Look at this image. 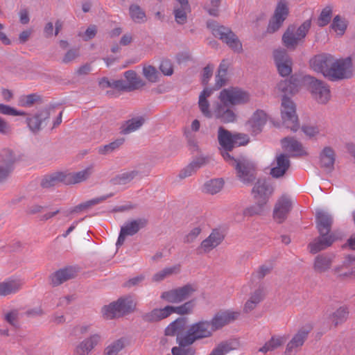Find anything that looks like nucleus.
Returning a JSON list of instances; mask_svg holds the SVG:
<instances>
[{"label":"nucleus","instance_id":"1a4fd4ad","mask_svg":"<svg viewBox=\"0 0 355 355\" xmlns=\"http://www.w3.org/2000/svg\"><path fill=\"white\" fill-rule=\"evenodd\" d=\"M218 140L220 146L221 155L223 153H228L235 147L243 146L248 143L249 138L245 134H232L223 127L218 130Z\"/></svg>","mask_w":355,"mask_h":355},{"label":"nucleus","instance_id":"5701e85b","mask_svg":"<svg viewBox=\"0 0 355 355\" xmlns=\"http://www.w3.org/2000/svg\"><path fill=\"white\" fill-rule=\"evenodd\" d=\"M240 315L239 311L233 310H221L217 312L209 320L214 331L236 320Z\"/></svg>","mask_w":355,"mask_h":355},{"label":"nucleus","instance_id":"39448f33","mask_svg":"<svg viewBox=\"0 0 355 355\" xmlns=\"http://www.w3.org/2000/svg\"><path fill=\"white\" fill-rule=\"evenodd\" d=\"M223 157L226 162L235 168L237 177L244 184H250L254 180V166L248 159L244 157L234 159L228 153H223Z\"/></svg>","mask_w":355,"mask_h":355},{"label":"nucleus","instance_id":"473e14b6","mask_svg":"<svg viewBox=\"0 0 355 355\" xmlns=\"http://www.w3.org/2000/svg\"><path fill=\"white\" fill-rule=\"evenodd\" d=\"M172 309L171 305H167L164 308L154 309L151 311L144 315L143 318L148 322H156L167 318L171 315Z\"/></svg>","mask_w":355,"mask_h":355},{"label":"nucleus","instance_id":"f704fd0d","mask_svg":"<svg viewBox=\"0 0 355 355\" xmlns=\"http://www.w3.org/2000/svg\"><path fill=\"white\" fill-rule=\"evenodd\" d=\"M94 172V166H89L80 171L75 173H66V184H78L83 182L92 175Z\"/></svg>","mask_w":355,"mask_h":355},{"label":"nucleus","instance_id":"6e6d98bb","mask_svg":"<svg viewBox=\"0 0 355 355\" xmlns=\"http://www.w3.org/2000/svg\"><path fill=\"white\" fill-rule=\"evenodd\" d=\"M195 306V303L193 300H190L186 302L180 306H171V309H172L171 312L173 313H177L179 315H186L189 314L192 312Z\"/></svg>","mask_w":355,"mask_h":355},{"label":"nucleus","instance_id":"c756f323","mask_svg":"<svg viewBox=\"0 0 355 355\" xmlns=\"http://www.w3.org/2000/svg\"><path fill=\"white\" fill-rule=\"evenodd\" d=\"M335 255L334 254H320L317 255L313 263V269L317 273H324L330 270Z\"/></svg>","mask_w":355,"mask_h":355},{"label":"nucleus","instance_id":"0e129e2a","mask_svg":"<svg viewBox=\"0 0 355 355\" xmlns=\"http://www.w3.org/2000/svg\"><path fill=\"white\" fill-rule=\"evenodd\" d=\"M4 320L10 325L17 327L19 326V313L17 310H12L4 315Z\"/></svg>","mask_w":355,"mask_h":355},{"label":"nucleus","instance_id":"58836bf2","mask_svg":"<svg viewBox=\"0 0 355 355\" xmlns=\"http://www.w3.org/2000/svg\"><path fill=\"white\" fill-rule=\"evenodd\" d=\"M268 120L266 113L261 110H257L248 121V123L252 128V131L258 132L261 131L263 126L266 124Z\"/></svg>","mask_w":355,"mask_h":355},{"label":"nucleus","instance_id":"7c9ffc66","mask_svg":"<svg viewBox=\"0 0 355 355\" xmlns=\"http://www.w3.org/2000/svg\"><path fill=\"white\" fill-rule=\"evenodd\" d=\"M49 117V111L48 110H43L35 115L28 117L26 119V122L31 131L36 133L42 129V126L46 125Z\"/></svg>","mask_w":355,"mask_h":355},{"label":"nucleus","instance_id":"f8f14e48","mask_svg":"<svg viewBox=\"0 0 355 355\" xmlns=\"http://www.w3.org/2000/svg\"><path fill=\"white\" fill-rule=\"evenodd\" d=\"M281 117L284 125L295 132L299 128L298 117L295 103L286 96H283L281 103Z\"/></svg>","mask_w":355,"mask_h":355},{"label":"nucleus","instance_id":"ddd939ff","mask_svg":"<svg viewBox=\"0 0 355 355\" xmlns=\"http://www.w3.org/2000/svg\"><path fill=\"white\" fill-rule=\"evenodd\" d=\"M196 291L195 286L187 284L162 292L160 298L168 303L179 304L191 297Z\"/></svg>","mask_w":355,"mask_h":355},{"label":"nucleus","instance_id":"49530a36","mask_svg":"<svg viewBox=\"0 0 355 355\" xmlns=\"http://www.w3.org/2000/svg\"><path fill=\"white\" fill-rule=\"evenodd\" d=\"M139 174V173L137 170L124 171L114 178L112 182L115 185H125L136 178Z\"/></svg>","mask_w":355,"mask_h":355},{"label":"nucleus","instance_id":"8fccbe9b","mask_svg":"<svg viewBox=\"0 0 355 355\" xmlns=\"http://www.w3.org/2000/svg\"><path fill=\"white\" fill-rule=\"evenodd\" d=\"M227 64L223 61L220 63L218 73L216 76V88L219 89L223 87L227 81Z\"/></svg>","mask_w":355,"mask_h":355},{"label":"nucleus","instance_id":"dca6fc26","mask_svg":"<svg viewBox=\"0 0 355 355\" xmlns=\"http://www.w3.org/2000/svg\"><path fill=\"white\" fill-rule=\"evenodd\" d=\"M352 76V62L350 58H334L328 79L332 81L350 78Z\"/></svg>","mask_w":355,"mask_h":355},{"label":"nucleus","instance_id":"5fc2aeb1","mask_svg":"<svg viewBox=\"0 0 355 355\" xmlns=\"http://www.w3.org/2000/svg\"><path fill=\"white\" fill-rule=\"evenodd\" d=\"M124 141L123 138L117 139L108 144L98 147V152L101 155L110 154L121 146Z\"/></svg>","mask_w":355,"mask_h":355},{"label":"nucleus","instance_id":"864d4df0","mask_svg":"<svg viewBox=\"0 0 355 355\" xmlns=\"http://www.w3.org/2000/svg\"><path fill=\"white\" fill-rule=\"evenodd\" d=\"M349 311L347 306L339 307L331 315V320L335 326L344 322L348 317Z\"/></svg>","mask_w":355,"mask_h":355},{"label":"nucleus","instance_id":"393cba45","mask_svg":"<svg viewBox=\"0 0 355 355\" xmlns=\"http://www.w3.org/2000/svg\"><path fill=\"white\" fill-rule=\"evenodd\" d=\"M15 155L10 149H4L0 153V182L5 180L13 169Z\"/></svg>","mask_w":355,"mask_h":355},{"label":"nucleus","instance_id":"a19ab883","mask_svg":"<svg viewBox=\"0 0 355 355\" xmlns=\"http://www.w3.org/2000/svg\"><path fill=\"white\" fill-rule=\"evenodd\" d=\"M184 336H178L176 338V342L178 346L174 347L171 349L173 355H194L196 354L195 348L191 347L192 344L184 343Z\"/></svg>","mask_w":355,"mask_h":355},{"label":"nucleus","instance_id":"6e6552de","mask_svg":"<svg viewBox=\"0 0 355 355\" xmlns=\"http://www.w3.org/2000/svg\"><path fill=\"white\" fill-rule=\"evenodd\" d=\"M207 27L215 37L221 40L234 52H242L243 46L241 41L229 28L220 26L213 20L207 22Z\"/></svg>","mask_w":355,"mask_h":355},{"label":"nucleus","instance_id":"052dcab7","mask_svg":"<svg viewBox=\"0 0 355 355\" xmlns=\"http://www.w3.org/2000/svg\"><path fill=\"white\" fill-rule=\"evenodd\" d=\"M233 349L234 347L230 343L222 342L214 347L209 355H225Z\"/></svg>","mask_w":355,"mask_h":355},{"label":"nucleus","instance_id":"4be33fe9","mask_svg":"<svg viewBox=\"0 0 355 355\" xmlns=\"http://www.w3.org/2000/svg\"><path fill=\"white\" fill-rule=\"evenodd\" d=\"M273 58L279 73L282 76H289L292 72V60L286 50L277 49L273 51Z\"/></svg>","mask_w":355,"mask_h":355},{"label":"nucleus","instance_id":"20e7f679","mask_svg":"<svg viewBox=\"0 0 355 355\" xmlns=\"http://www.w3.org/2000/svg\"><path fill=\"white\" fill-rule=\"evenodd\" d=\"M272 192V187L265 180H258L252 189V194L257 202L254 205L245 209L243 215L252 216L262 214Z\"/></svg>","mask_w":355,"mask_h":355},{"label":"nucleus","instance_id":"423d86ee","mask_svg":"<svg viewBox=\"0 0 355 355\" xmlns=\"http://www.w3.org/2000/svg\"><path fill=\"white\" fill-rule=\"evenodd\" d=\"M207 27L215 37L221 40L234 52H242L243 46L241 41L229 28L220 26L213 20L207 22Z\"/></svg>","mask_w":355,"mask_h":355},{"label":"nucleus","instance_id":"72a5a7b5","mask_svg":"<svg viewBox=\"0 0 355 355\" xmlns=\"http://www.w3.org/2000/svg\"><path fill=\"white\" fill-rule=\"evenodd\" d=\"M76 275V271L74 268L67 267L62 268L51 275V284L53 286H58L69 279L74 278Z\"/></svg>","mask_w":355,"mask_h":355},{"label":"nucleus","instance_id":"f3484780","mask_svg":"<svg viewBox=\"0 0 355 355\" xmlns=\"http://www.w3.org/2000/svg\"><path fill=\"white\" fill-rule=\"evenodd\" d=\"M147 225V220L139 218L126 221L121 227L120 233L116 243V247L122 245L127 236L136 234Z\"/></svg>","mask_w":355,"mask_h":355},{"label":"nucleus","instance_id":"0eeeda50","mask_svg":"<svg viewBox=\"0 0 355 355\" xmlns=\"http://www.w3.org/2000/svg\"><path fill=\"white\" fill-rule=\"evenodd\" d=\"M207 27L215 37L221 40L234 52H242L243 46L241 41L229 28L220 26L213 20L207 22Z\"/></svg>","mask_w":355,"mask_h":355},{"label":"nucleus","instance_id":"7ed1b4c3","mask_svg":"<svg viewBox=\"0 0 355 355\" xmlns=\"http://www.w3.org/2000/svg\"><path fill=\"white\" fill-rule=\"evenodd\" d=\"M71 334L76 338L89 334L76 345L73 355H89L103 342L102 334L94 331L93 325L91 324L83 323L75 326Z\"/></svg>","mask_w":355,"mask_h":355},{"label":"nucleus","instance_id":"e433bc0d","mask_svg":"<svg viewBox=\"0 0 355 355\" xmlns=\"http://www.w3.org/2000/svg\"><path fill=\"white\" fill-rule=\"evenodd\" d=\"M336 155L331 147H324L320 154V162L322 168L331 171L334 168Z\"/></svg>","mask_w":355,"mask_h":355},{"label":"nucleus","instance_id":"79ce46f5","mask_svg":"<svg viewBox=\"0 0 355 355\" xmlns=\"http://www.w3.org/2000/svg\"><path fill=\"white\" fill-rule=\"evenodd\" d=\"M282 148L288 152L293 153L295 155H306V153L302 144L293 138L286 137L282 140Z\"/></svg>","mask_w":355,"mask_h":355},{"label":"nucleus","instance_id":"bf43d9fd","mask_svg":"<svg viewBox=\"0 0 355 355\" xmlns=\"http://www.w3.org/2000/svg\"><path fill=\"white\" fill-rule=\"evenodd\" d=\"M190 10H187L185 8L175 6L174 7V16L175 21L179 24H184L187 20V13L190 12Z\"/></svg>","mask_w":355,"mask_h":355},{"label":"nucleus","instance_id":"b1692460","mask_svg":"<svg viewBox=\"0 0 355 355\" xmlns=\"http://www.w3.org/2000/svg\"><path fill=\"white\" fill-rule=\"evenodd\" d=\"M288 13L286 2L281 1L277 4L274 17L270 21L267 32L272 33L277 31L282 25Z\"/></svg>","mask_w":355,"mask_h":355},{"label":"nucleus","instance_id":"13d9d810","mask_svg":"<svg viewBox=\"0 0 355 355\" xmlns=\"http://www.w3.org/2000/svg\"><path fill=\"white\" fill-rule=\"evenodd\" d=\"M144 76L151 83H156L159 78V72L151 65H144L143 67Z\"/></svg>","mask_w":355,"mask_h":355},{"label":"nucleus","instance_id":"603ef678","mask_svg":"<svg viewBox=\"0 0 355 355\" xmlns=\"http://www.w3.org/2000/svg\"><path fill=\"white\" fill-rule=\"evenodd\" d=\"M129 12L132 19L136 23H143L146 21V14L137 5H131Z\"/></svg>","mask_w":355,"mask_h":355},{"label":"nucleus","instance_id":"4468645a","mask_svg":"<svg viewBox=\"0 0 355 355\" xmlns=\"http://www.w3.org/2000/svg\"><path fill=\"white\" fill-rule=\"evenodd\" d=\"M311 27V21H305L297 29L295 27H289L282 37L284 44L288 49H295L297 44L306 35Z\"/></svg>","mask_w":355,"mask_h":355},{"label":"nucleus","instance_id":"680f3d73","mask_svg":"<svg viewBox=\"0 0 355 355\" xmlns=\"http://www.w3.org/2000/svg\"><path fill=\"white\" fill-rule=\"evenodd\" d=\"M332 8L329 6L322 9L318 17V23L320 26H324L329 24L331 18Z\"/></svg>","mask_w":355,"mask_h":355},{"label":"nucleus","instance_id":"c03bdc74","mask_svg":"<svg viewBox=\"0 0 355 355\" xmlns=\"http://www.w3.org/2000/svg\"><path fill=\"white\" fill-rule=\"evenodd\" d=\"M286 341V336H273L268 340L263 347L259 349V352L267 353L272 352L283 345Z\"/></svg>","mask_w":355,"mask_h":355},{"label":"nucleus","instance_id":"a18cd8bd","mask_svg":"<svg viewBox=\"0 0 355 355\" xmlns=\"http://www.w3.org/2000/svg\"><path fill=\"white\" fill-rule=\"evenodd\" d=\"M186 326V320L184 318H178L170 323L165 329V335L166 336H182V332L184 330Z\"/></svg>","mask_w":355,"mask_h":355},{"label":"nucleus","instance_id":"412c9836","mask_svg":"<svg viewBox=\"0 0 355 355\" xmlns=\"http://www.w3.org/2000/svg\"><path fill=\"white\" fill-rule=\"evenodd\" d=\"M125 80H116L113 82L114 88L131 91L137 89L144 86V82L137 76L136 72L132 70L127 71L124 73Z\"/></svg>","mask_w":355,"mask_h":355},{"label":"nucleus","instance_id":"69168bd1","mask_svg":"<svg viewBox=\"0 0 355 355\" xmlns=\"http://www.w3.org/2000/svg\"><path fill=\"white\" fill-rule=\"evenodd\" d=\"M38 99V96L35 94L23 96L19 98V104L23 107L32 106Z\"/></svg>","mask_w":355,"mask_h":355},{"label":"nucleus","instance_id":"f03ea898","mask_svg":"<svg viewBox=\"0 0 355 355\" xmlns=\"http://www.w3.org/2000/svg\"><path fill=\"white\" fill-rule=\"evenodd\" d=\"M316 227L319 236L309 244V249L311 254H316L329 247L336 241L341 239L342 236L336 232L329 234L333 218L328 212L319 209L315 213Z\"/></svg>","mask_w":355,"mask_h":355},{"label":"nucleus","instance_id":"09e8293b","mask_svg":"<svg viewBox=\"0 0 355 355\" xmlns=\"http://www.w3.org/2000/svg\"><path fill=\"white\" fill-rule=\"evenodd\" d=\"M224 185L222 179H213L206 182L203 186V191L209 194H216L221 191Z\"/></svg>","mask_w":355,"mask_h":355},{"label":"nucleus","instance_id":"e2e57ef3","mask_svg":"<svg viewBox=\"0 0 355 355\" xmlns=\"http://www.w3.org/2000/svg\"><path fill=\"white\" fill-rule=\"evenodd\" d=\"M0 113L10 116H24L26 114L24 111L17 110L4 104H0Z\"/></svg>","mask_w":355,"mask_h":355},{"label":"nucleus","instance_id":"2f4dec72","mask_svg":"<svg viewBox=\"0 0 355 355\" xmlns=\"http://www.w3.org/2000/svg\"><path fill=\"white\" fill-rule=\"evenodd\" d=\"M265 293L263 287L259 286L250 292L247 301L243 306V312L250 313L253 311L258 304L263 300Z\"/></svg>","mask_w":355,"mask_h":355},{"label":"nucleus","instance_id":"f257e3e1","mask_svg":"<svg viewBox=\"0 0 355 355\" xmlns=\"http://www.w3.org/2000/svg\"><path fill=\"white\" fill-rule=\"evenodd\" d=\"M213 89L205 88L200 94L198 106L202 114L207 118H215L223 123H232L236 119V114L230 106L243 105L248 103L250 94L239 87H228L220 91L219 102H215L210 108L207 98L211 95Z\"/></svg>","mask_w":355,"mask_h":355},{"label":"nucleus","instance_id":"338daca9","mask_svg":"<svg viewBox=\"0 0 355 355\" xmlns=\"http://www.w3.org/2000/svg\"><path fill=\"white\" fill-rule=\"evenodd\" d=\"M220 0H210V3L205 6V10L210 15L217 16Z\"/></svg>","mask_w":355,"mask_h":355},{"label":"nucleus","instance_id":"a211bd4d","mask_svg":"<svg viewBox=\"0 0 355 355\" xmlns=\"http://www.w3.org/2000/svg\"><path fill=\"white\" fill-rule=\"evenodd\" d=\"M311 329L312 327L310 325H306L299 329L286 344L285 354L295 355L304 344Z\"/></svg>","mask_w":355,"mask_h":355},{"label":"nucleus","instance_id":"4d7b16f0","mask_svg":"<svg viewBox=\"0 0 355 355\" xmlns=\"http://www.w3.org/2000/svg\"><path fill=\"white\" fill-rule=\"evenodd\" d=\"M112 196V194H108L91 199L87 202H85L78 205L74 211H78V210L87 209L96 205L100 204L105 201V200H107L108 198L111 197Z\"/></svg>","mask_w":355,"mask_h":355},{"label":"nucleus","instance_id":"6ab92c4d","mask_svg":"<svg viewBox=\"0 0 355 355\" xmlns=\"http://www.w3.org/2000/svg\"><path fill=\"white\" fill-rule=\"evenodd\" d=\"M309 90L315 101L320 104H327L331 99L329 86L322 80L310 78Z\"/></svg>","mask_w":355,"mask_h":355},{"label":"nucleus","instance_id":"9d476101","mask_svg":"<svg viewBox=\"0 0 355 355\" xmlns=\"http://www.w3.org/2000/svg\"><path fill=\"white\" fill-rule=\"evenodd\" d=\"M214 330L209 320H200L191 324L184 335V343L193 344L196 340L212 336Z\"/></svg>","mask_w":355,"mask_h":355},{"label":"nucleus","instance_id":"cd10ccee","mask_svg":"<svg viewBox=\"0 0 355 355\" xmlns=\"http://www.w3.org/2000/svg\"><path fill=\"white\" fill-rule=\"evenodd\" d=\"M289 167L290 160L288 157L282 153L277 155L270 170V175L275 178H281L286 173Z\"/></svg>","mask_w":355,"mask_h":355},{"label":"nucleus","instance_id":"c85d7f7f","mask_svg":"<svg viewBox=\"0 0 355 355\" xmlns=\"http://www.w3.org/2000/svg\"><path fill=\"white\" fill-rule=\"evenodd\" d=\"M223 239L224 236L222 232L218 230H214L207 238L201 242L198 250L205 253L209 252L213 249L218 246L223 241Z\"/></svg>","mask_w":355,"mask_h":355},{"label":"nucleus","instance_id":"bb28decb","mask_svg":"<svg viewBox=\"0 0 355 355\" xmlns=\"http://www.w3.org/2000/svg\"><path fill=\"white\" fill-rule=\"evenodd\" d=\"M292 204L291 200L282 196L275 204L273 211V218L278 223H283L287 218V216L291 210Z\"/></svg>","mask_w":355,"mask_h":355},{"label":"nucleus","instance_id":"37998d69","mask_svg":"<svg viewBox=\"0 0 355 355\" xmlns=\"http://www.w3.org/2000/svg\"><path fill=\"white\" fill-rule=\"evenodd\" d=\"M180 271V265H174L171 266L165 267L161 270L155 272L152 277L153 282H161L166 278L172 275H177Z\"/></svg>","mask_w":355,"mask_h":355},{"label":"nucleus","instance_id":"9b49d317","mask_svg":"<svg viewBox=\"0 0 355 355\" xmlns=\"http://www.w3.org/2000/svg\"><path fill=\"white\" fill-rule=\"evenodd\" d=\"M135 306L136 302L132 297L126 296L107 306H105L103 308V314L105 318L112 319L132 312Z\"/></svg>","mask_w":355,"mask_h":355},{"label":"nucleus","instance_id":"ea45409f","mask_svg":"<svg viewBox=\"0 0 355 355\" xmlns=\"http://www.w3.org/2000/svg\"><path fill=\"white\" fill-rule=\"evenodd\" d=\"M125 347V340L123 338L114 339L107 343L103 349V355H119Z\"/></svg>","mask_w":355,"mask_h":355},{"label":"nucleus","instance_id":"2eb2a0df","mask_svg":"<svg viewBox=\"0 0 355 355\" xmlns=\"http://www.w3.org/2000/svg\"><path fill=\"white\" fill-rule=\"evenodd\" d=\"M311 27V21H305L297 29L295 27H289L282 37L284 44L288 49H295L297 44L306 35Z\"/></svg>","mask_w":355,"mask_h":355},{"label":"nucleus","instance_id":"c9c22d12","mask_svg":"<svg viewBox=\"0 0 355 355\" xmlns=\"http://www.w3.org/2000/svg\"><path fill=\"white\" fill-rule=\"evenodd\" d=\"M67 176L65 172H55L45 175L41 180V186L49 189L63 183L66 184Z\"/></svg>","mask_w":355,"mask_h":355},{"label":"nucleus","instance_id":"aec40b11","mask_svg":"<svg viewBox=\"0 0 355 355\" xmlns=\"http://www.w3.org/2000/svg\"><path fill=\"white\" fill-rule=\"evenodd\" d=\"M334 60V57L331 54H319L310 60V67L313 71L321 73L324 77L328 78Z\"/></svg>","mask_w":355,"mask_h":355},{"label":"nucleus","instance_id":"3c124183","mask_svg":"<svg viewBox=\"0 0 355 355\" xmlns=\"http://www.w3.org/2000/svg\"><path fill=\"white\" fill-rule=\"evenodd\" d=\"M347 24L345 19L336 16L331 24V28L338 36H342L347 28Z\"/></svg>","mask_w":355,"mask_h":355},{"label":"nucleus","instance_id":"774afa93","mask_svg":"<svg viewBox=\"0 0 355 355\" xmlns=\"http://www.w3.org/2000/svg\"><path fill=\"white\" fill-rule=\"evenodd\" d=\"M201 233V228L196 227L193 228L185 236L184 241L187 243H193Z\"/></svg>","mask_w":355,"mask_h":355},{"label":"nucleus","instance_id":"4c0bfd02","mask_svg":"<svg viewBox=\"0 0 355 355\" xmlns=\"http://www.w3.org/2000/svg\"><path fill=\"white\" fill-rule=\"evenodd\" d=\"M145 118L138 116L125 121L121 126V133L128 135L139 130L144 123Z\"/></svg>","mask_w":355,"mask_h":355},{"label":"nucleus","instance_id":"a878e982","mask_svg":"<svg viewBox=\"0 0 355 355\" xmlns=\"http://www.w3.org/2000/svg\"><path fill=\"white\" fill-rule=\"evenodd\" d=\"M24 284L22 279L15 277L0 282V296L15 295L22 288Z\"/></svg>","mask_w":355,"mask_h":355},{"label":"nucleus","instance_id":"de8ad7c7","mask_svg":"<svg viewBox=\"0 0 355 355\" xmlns=\"http://www.w3.org/2000/svg\"><path fill=\"white\" fill-rule=\"evenodd\" d=\"M299 87V81L297 78L291 77L290 80L280 81L277 89L284 93L294 94L297 92Z\"/></svg>","mask_w":355,"mask_h":355}]
</instances>
